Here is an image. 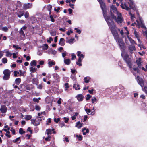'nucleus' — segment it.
<instances>
[{
  "instance_id": "nucleus-1",
  "label": "nucleus",
  "mask_w": 147,
  "mask_h": 147,
  "mask_svg": "<svg viewBox=\"0 0 147 147\" xmlns=\"http://www.w3.org/2000/svg\"><path fill=\"white\" fill-rule=\"evenodd\" d=\"M98 1L102 11L104 17L114 36V39L118 43L120 48L123 50H124L125 48V44L122 38L119 37L118 33L116 30V25L113 21L110 19V16H107L106 7L104 3L102 0Z\"/></svg>"
},
{
  "instance_id": "nucleus-2",
  "label": "nucleus",
  "mask_w": 147,
  "mask_h": 147,
  "mask_svg": "<svg viewBox=\"0 0 147 147\" xmlns=\"http://www.w3.org/2000/svg\"><path fill=\"white\" fill-rule=\"evenodd\" d=\"M121 56L123 60L130 68L132 67V59L127 53L121 54Z\"/></svg>"
},
{
  "instance_id": "nucleus-3",
  "label": "nucleus",
  "mask_w": 147,
  "mask_h": 147,
  "mask_svg": "<svg viewBox=\"0 0 147 147\" xmlns=\"http://www.w3.org/2000/svg\"><path fill=\"white\" fill-rule=\"evenodd\" d=\"M4 76L3 77V79L5 80H7L10 78L11 72L8 69H6L3 71Z\"/></svg>"
},
{
  "instance_id": "nucleus-4",
  "label": "nucleus",
  "mask_w": 147,
  "mask_h": 147,
  "mask_svg": "<svg viewBox=\"0 0 147 147\" xmlns=\"http://www.w3.org/2000/svg\"><path fill=\"white\" fill-rule=\"evenodd\" d=\"M121 13H120L119 15H118L117 18L116 17V18L115 19V20L117 23H121L122 22L123 20V18L121 17Z\"/></svg>"
},
{
  "instance_id": "nucleus-5",
  "label": "nucleus",
  "mask_w": 147,
  "mask_h": 147,
  "mask_svg": "<svg viewBox=\"0 0 147 147\" xmlns=\"http://www.w3.org/2000/svg\"><path fill=\"white\" fill-rule=\"evenodd\" d=\"M24 11L21 9H18L16 12V14L18 16L19 18H20L24 15Z\"/></svg>"
},
{
  "instance_id": "nucleus-6",
  "label": "nucleus",
  "mask_w": 147,
  "mask_h": 147,
  "mask_svg": "<svg viewBox=\"0 0 147 147\" xmlns=\"http://www.w3.org/2000/svg\"><path fill=\"white\" fill-rule=\"evenodd\" d=\"M76 98L79 101H82L83 100L84 97L82 94H78L76 96Z\"/></svg>"
},
{
  "instance_id": "nucleus-7",
  "label": "nucleus",
  "mask_w": 147,
  "mask_h": 147,
  "mask_svg": "<svg viewBox=\"0 0 147 147\" xmlns=\"http://www.w3.org/2000/svg\"><path fill=\"white\" fill-rule=\"evenodd\" d=\"M141 59L140 58H138L136 60V62L140 68L142 66V65L141 64Z\"/></svg>"
},
{
  "instance_id": "nucleus-8",
  "label": "nucleus",
  "mask_w": 147,
  "mask_h": 147,
  "mask_svg": "<svg viewBox=\"0 0 147 147\" xmlns=\"http://www.w3.org/2000/svg\"><path fill=\"white\" fill-rule=\"evenodd\" d=\"M31 7V5H30L29 3L24 4L23 5V9L24 10H26L30 8Z\"/></svg>"
},
{
  "instance_id": "nucleus-9",
  "label": "nucleus",
  "mask_w": 147,
  "mask_h": 147,
  "mask_svg": "<svg viewBox=\"0 0 147 147\" xmlns=\"http://www.w3.org/2000/svg\"><path fill=\"white\" fill-rule=\"evenodd\" d=\"M121 7L123 9H125L127 10H129L130 9L129 7L125 3L123 4L122 3L121 5Z\"/></svg>"
},
{
  "instance_id": "nucleus-10",
  "label": "nucleus",
  "mask_w": 147,
  "mask_h": 147,
  "mask_svg": "<svg viewBox=\"0 0 147 147\" xmlns=\"http://www.w3.org/2000/svg\"><path fill=\"white\" fill-rule=\"evenodd\" d=\"M140 24L139 23L138 21L137 20H136V21L138 24V25L139 26L140 25L141 27L142 28H146L144 25V24L143 23L141 19H140Z\"/></svg>"
},
{
  "instance_id": "nucleus-11",
  "label": "nucleus",
  "mask_w": 147,
  "mask_h": 147,
  "mask_svg": "<svg viewBox=\"0 0 147 147\" xmlns=\"http://www.w3.org/2000/svg\"><path fill=\"white\" fill-rule=\"evenodd\" d=\"M7 107L5 106H2L0 109V110L1 111V112L3 113H5L7 111Z\"/></svg>"
},
{
  "instance_id": "nucleus-12",
  "label": "nucleus",
  "mask_w": 147,
  "mask_h": 147,
  "mask_svg": "<svg viewBox=\"0 0 147 147\" xmlns=\"http://www.w3.org/2000/svg\"><path fill=\"white\" fill-rule=\"evenodd\" d=\"M38 80V78H33L32 80V81L33 84L37 85L39 83Z\"/></svg>"
},
{
  "instance_id": "nucleus-13",
  "label": "nucleus",
  "mask_w": 147,
  "mask_h": 147,
  "mask_svg": "<svg viewBox=\"0 0 147 147\" xmlns=\"http://www.w3.org/2000/svg\"><path fill=\"white\" fill-rule=\"evenodd\" d=\"M59 44L61 46H64L65 44L64 39L63 38H61L60 39Z\"/></svg>"
},
{
  "instance_id": "nucleus-14",
  "label": "nucleus",
  "mask_w": 147,
  "mask_h": 147,
  "mask_svg": "<svg viewBox=\"0 0 147 147\" xmlns=\"http://www.w3.org/2000/svg\"><path fill=\"white\" fill-rule=\"evenodd\" d=\"M128 3L129 5V6L131 9H133L135 6L132 0H129V2Z\"/></svg>"
},
{
  "instance_id": "nucleus-15",
  "label": "nucleus",
  "mask_w": 147,
  "mask_h": 147,
  "mask_svg": "<svg viewBox=\"0 0 147 147\" xmlns=\"http://www.w3.org/2000/svg\"><path fill=\"white\" fill-rule=\"evenodd\" d=\"M53 78L55 80L59 81V75L56 73H54L53 75Z\"/></svg>"
},
{
  "instance_id": "nucleus-16",
  "label": "nucleus",
  "mask_w": 147,
  "mask_h": 147,
  "mask_svg": "<svg viewBox=\"0 0 147 147\" xmlns=\"http://www.w3.org/2000/svg\"><path fill=\"white\" fill-rule=\"evenodd\" d=\"M83 123H81L80 121L77 122L76 124V126L78 128H80L83 126Z\"/></svg>"
},
{
  "instance_id": "nucleus-17",
  "label": "nucleus",
  "mask_w": 147,
  "mask_h": 147,
  "mask_svg": "<svg viewBox=\"0 0 147 147\" xmlns=\"http://www.w3.org/2000/svg\"><path fill=\"white\" fill-rule=\"evenodd\" d=\"M64 62L66 65H69L71 63V61L69 59H64Z\"/></svg>"
},
{
  "instance_id": "nucleus-18",
  "label": "nucleus",
  "mask_w": 147,
  "mask_h": 147,
  "mask_svg": "<svg viewBox=\"0 0 147 147\" xmlns=\"http://www.w3.org/2000/svg\"><path fill=\"white\" fill-rule=\"evenodd\" d=\"M21 141L20 138V137L17 138L16 139L13 140V142L14 143H15L18 144L20 143Z\"/></svg>"
},
{
  "instance_id": "nucleus-19",
  "label": "nucleus",
  "mask_w": 147,
  "mask_h": 147,
  "mask_svg": "<svg viewBox=\"0 0 147 147\" xmlns=\"http://www.w3.org/2000/svg\"><path fill=\"white\" fill-rule=\"evenodd\" d=\"M138 84H140L142 88L144 86V82L143 80L142 79H138Z\"/></svg>"
},
{
  "instance_id": "nucleus-20",
  "label": "nucleus",
  "mask_w": 147,
  "mask_h": 147,
  "mask_svg": "<svg viewBox=\"0 0 147 147\" xmlns=\"http://www.w3.org/2000/svg\"><path fill=\"white\" fill-rule=\"evenodd\" d=\"M21 79L20 78H17L15 80V84L17 85H19L21 82Z\"/></svg>"
},
{
  "instance_id": "nucleus-21",
  "label": "nucleus",
  "mask_w": 147,
  "mask_h": 147,
  "mask_svg": "<svg viewBox=\"0 0 147 147\" xmlns=\"http://www.w3.org/2000/svg\"><path fill=\"white\" fill-rule=\"evenodd\" d=\"M134 34L135 36L136 37L138 41H140V40L139 38L140 36H139V35L138 34V32H137V31L136 30L134 31Z\"/></svg>"
},
{
  "instance_id": "nucleus-22",
  "label": "nucleus",
  "mask_w": 147,
  "mask_h": 147,
  "mask_svg": "<svg viewBox=\"0 0 147 147\" xmlns=\"http://www.w3.org/2000/svg\"><path fill=\"white\" fill-rule=\"evenodd\" d=\"M73 88H75L76 90H79L80 89V85L78 84L77 85L76 84H74Z\"/></svg>"
},
{
  "instance_id": "nucleus-23",
  "label": "nucleus",
  "mask_w": 147,
  "mask_h": 147,
  "mask_svg": "<svg viewBox=\"0 0 147 147\" xmlns=\"http://www.w3.org/2000/svg\"><path fill=\"white\" fill-rule=\"evenodd\" d=\"M81 62L82 60L81 58L80 57H79L77 61L76 62V64L80 66H81L82 65V64L81 63Z\"/></svg>"
},
{
  "instance_id": "nucleus-24",
  "label": "nucleus",
  "mask_w": 147,
  "mask_h": 147,
  "mask_svg": "<svg viewBox=\"0 0 147 147\" xmlns=\"http://www.w3.org/2000/svg\"><path fill=\"white\" fill-rule=\"evenodd\" d=\"M77 55L78 57H80V58H83L84 57V55L83 54L81 53V52L80 51H78L77 52Z\"/></svg>"
},
{
  "instance_id": "nucleus-25",
  "label": "nucleus",
  "mask_w": 147,
  "mask_h": 147,
  "mask_svg": "<svg viewBox=\"0 0 147 147\" xmlns=\"http://www.w3.org/2000/svg\"><path fill=\"white\" fill-rule=\"evenodd\" d=\"M129 49L131 51H133L136 50V48L134 45H130L129 47Z\"/></svg>"
},
{
  "instance_id": "nucleus-26",
  "label": "nucleus",
  "mask_w": 147,
  "mask_h": 147,
  "mask_svg": "<svg viewBox=\"0 0 147 147\" xmlns=\"http://www.w3.org/2000/svg\"><path fill=\"white\" fill-rule=\"evenodd\" d=\"M82 131L83 132V134L84 135H85L86 133H88L89 132V130L88 129H86L85 128H83Z\"/></svg>"
},
{
  "instance_id": "nucleus-27",
  "label": "nucleus",
  "mask_w": 147,
  "mask_h": 147,
  "mask_svg": "<svg viewBox=\"0 0 147 147\" xmlns=\"http://www.w3.org/2000/svg\"><path fill=\"white\" fill-rule=\"evenodd\" d=\"M90 80V78L89 77H85L84 79V82L86 83H88L89 82Z\"/></svg>"
},
{
  "instance_id": "nucleus-28",
  "label": "nucleus",
  "mask_w": 147,
  "mask_h": 147,
  "mask_svg": "<svg viewBox=\"0 0 147 147\" xmlns=\"http://www.w3.org/2000/svg\"><path fill=\"white\" fill-rule=\"evenodd\" d=\"M42 49L43 50H47L48 48V46L47 44H44L42 46Z\"/></svg>"
},
{
  "instance_id": "nucleus-29",
  "label": "nucleus",
  "mask_w": 147,
  "mask_h": 147,
  "mask_svg": "<svg viewBox=\"0 0 147 147\" xmlns=\"http://www.w3.org/2000/svg\"><path fill=\"white\" fill-rule=\"evenodd\" d=\"M30 64L31 66H36V61L35 60H32Z\"/></svg>"
},
{
  "instance_id": "nucleus-30",
  "label": "nucleus",
  "mask_w": 147,
  "mask_h": 147,
  "mask_svg": "<svg viewBox=\"0 0 147 147\" xmlns=\"http://www.w3.org/2000/svg\"><path fill=\"white\" fill-rule=\"evenodd\" d=\"M46 134L49 135V134L51 135L52 134L51 129H49L46 130Z\"/></svg>"
},
{
  "instance_id": "nucleus-31",
  "label": "nucleus",
  "mask_w": 147,
  "mask_h": 147,
  "mask_svg": "<svg viewBox=\"0 0 147 147\" xmlns=\"http://www.w3.org/2000/svg\"><path fill=\"white\" fill-rule=\"evenodd\" d=\"M19 71L20 72V76H22L24 77L25 76V75L26 73V71H24L23 72H22V70H19Z\"/></svg>"
},
{
  "instance_id": "nucleus-32",
  "label": "nucleus",
  "mask_w": 147,
  "mask_h": 147,
  "mask_svg": "<svg viewBox=\"0 0 147 147\" xmlns=\"http://www.w3.org/2000/svg\"><path fill=\"white\" fill-rule=\"evenodd\" d=\"M30 32H31L32 33L34 34H36L35 32H34V27L30 26Z\"/></svg>"
},
{
  "instance_id": "nucleus-33",
  "label": "nucleus",
  "mask_w": 147,
  "mask_h": 147,
  "mask_svg": "<svg viewBox=\"0 0 147 147\" xmlns=\"http://www.w3.org/2000/svg\"><path fill=\"white\" fill-rule=\"evenodd\" d=\"M32 117L30 115H27L25 116V119L26 120H29L31 119Z\"/></svg>"
},
{
  "instance_id": "nucleus-34",
  "label": "nucleus",
  "mask_w": 147,
  "mask_h": 147,
  "mask_svg": "<svg viewBox=\"0 0 147 147\" xmlns=\"http://www.w3.org/2000/svg\"><path fill=\"white\" fill-rule=\"evenodd\" d=\"M30 71L32 73L35 72L37 70V69L35 68H33L32 67H31L30 68Z\"/></svg>"
},
{
  "instance_id": "nucleus-35",
  "label": "nucleus",
  "mask_w": 147,
  "mask_h": 147,
  "mask_svg": "<svg viewBox=\"0 0 147 147\" xmlns=\"http://www.w3.org/2000/svg\"><path fill=\"white\" fill-rule=\"evenodd\" d=\"M25 18L27 19L29 16V14L28 12L27 11H26L24 14Z\"/></svg>"
},
{
  "instance_id": "nucleus-36",
  "label": "nucleus",
  "mask_w": 147,
  "mask_h": 147,
  "mask_svg": "<svg viewBox=\"0 0 147 147\" xmlns=\"http://www.w3.org/2000/svg\"><path fill=\"white\" fill-rule=\"evenodd\" d=\"M52 8V6L51 5H49L48 6V11L49 12V14H51V9Z\"/></svg>"
},
{
  "instance_id": "nucleus-37",
  "label": "nucleus",
  "mask_w": 147,
  "mask_h": 147,
  "mask_svg": "<svg viewBox=\"0 0 147 147\" xmlns=\"http://www.w3.org/2000/svg\"><path fill=\"white\" fill-rule=\"evenodd\" d=\"M74 38H71L69 39L68 41H66V42L71 44L74 43Z\"/></svg>"
},
{
  "instance_id": "nucleus-38",
  "label": "nucleus",
  "mask_w": 147,
  "mask_h": 147,
  "mask_svg": "<svg viewBox=\"0 0 147 147\" xmlns=\"http://www.w3.org/2000/svg\"><path fill=\"white\" fill-rule=\"evenodd\" d=\"M16 7H20L22 6L21 3L20 1H18L16 4Z\"/></svg>"
},
{
  "instance_id": "nucleus-39",
  "label": "nucleus",
  "mask_w": 147,
  "mask_h": 147,
  "mask_svg": "<svg viewBox=\"0 0 147 147\" xmlns=\"http://www.w3.org/2000/svg\"><path fill=\"white\" fill-rule=\"evenodd\" d=\"M111 8L113 11V12H117V10L116 8L113 5H112L111 7Z\"/></svg>"
},
{
  "instance_id": "nucleus-40",
  "label": "nucleus",
  "mask_w": 147,
  "mask_h": 147,
  "mask_svg": "<svg viewBox=\"0 0 147 147\" xmlns=\"http://www.w3.org/2000/svg\"><path fill=\"white\" fill-rule=\"evenodd\" d=\"M2 63L4 64L6 63L7 62V59L6 58H3L2 59Z\"/></svg>"
},
{
  "instance_id": "nucleus-41",
  "label": "nucleus",
  "mask_w": 147,
  "mask_h": 147,
  "mask_svg": "<svg viewBox=\"0 0 147 147\" xmlns=\"http://www.w3.org/2000/svg\"><path fill=\"white\" fill-rule=\"evenodd\" d=\"M48 64L49 65V67H51L52 65H55V63L53 61H49L48 63Z\"/></svg>"
},
{
  "instance_id": "nucleus-42",
  "label": "nucleus",
  "mask_w": 147,
  "mask_h": 147,
  "mask_svg": "<svg viewBox=\"0 0 147 147\" xmlns=\"http://www.w3.org/2000/svg\"><path fill=\"white\" fill-rule=\"evenodd\" d=\"M36 119H31V124H33L34 126H38V124H35V122H36Z\"/></svg>"
},
{
  "instance_id": "nucleus-43",
  "label": "nucleus",
  "mask_w": 147,
  "mask_h": 147,
  "mask_svg": "<svg viewBox=\"0 0 147 147\" xmlns=\"http://www.w3.org/2000/svg\"><path fill=\"white\" fill-rule=\"evenodd\" d=\"M19 33L22 36L24 37L25 36V34L23 30L20 29L19 32Z\"/></svg>"
},
{
  "instance_id": "nucleus-44",
  "label": "nucleus",
  "mask_w": 147,
  "mask_h": 147,
  "mask_svg": "<svg viewBox=\"0 0 147 147\" xmlns=\"http://www.w3.org/2000/svg\"><path fill=\"white\" fill-rule=\"evenodd\" d=\"M51 137L50 135H48V136L45 138V140L47 141H49L51 140Z\"/></svg>"
},
{
  "instance_id": "nucleus-45",
  "label": "nucleus",
  "mask_w": 147,
  "mask_h": 147,
  "mask_svg": "<svg viewBox=\"0 0 147 147\" xmlns=\"http://www.w3.org/2000/svg\"><path fill=\"white\" fill-rule=\"evenodd\" d=\"M19 133L21 135L25 133L22 128H20L19 129Z\"/></svg>"
},
{
  "instance_id": "nucleus-46",
  "label": "nucleus",
  "mask_w": 147,
  "mask_h": 147,
  "mask_svg": "<svg viewBox=\"0 0 147 147\" xmlns=\"http://www.w3.org/2000/svg\"><path fill=\"white\" fill-rule=\"evenodd\" d=\"M51 35L52 36H55L56 34V32L55 31H53L50 32Z\"/></svg>"
},
{
  "instance_id": "nucleus-47",
  "label": "nucleus",
  "mask_w": 147,
  "mask_h": 147,
  "mask_svg": "<svg viewBox=\"0 0 147 147\" xmlns=\"http://www.w3.org/2000/svg\"><path fill=\"white\" fill-rule=\"evenodd\" d=\"M77 138H78V140L79 141H81L82 139V136L81 135H77L76 136Z\"/></svg>"
},
{
  "instance_id": "nucleus-48",
  "label": "nucleus",
  "mask_w": 147,
  "mask_h": 147,
  "mask_svg": "<svg viewBox=\"0 0 147 147\" xmlns=\"http://www.w3.org/2000/svg\"><path fill=\"white\" fill-rule=\"evenodd\" d=\"M85 111L87 112V114H88L89 115H91L90 114H89V113H90L91 112V110L90 109H88L87 108L85 109Z\"/></svg>"
},
{
  "instance_id": "nucleus-49",
  "label": "nucleus",
  "mask_w": 147,
  "mask_h": 147,
  "mask_svg": "<svg viewBox=\"0 0 147 147\" xmlns=\"http://www.w3.org/2000/svg\"><path fill=\"white\" fill-rule=\"evenodd\" d=\"M60 120V119L59 118H58L57 119L55 118L54 119V121L56 123H58V122Z\"/></svg>"
},
{
  "instance_id": "nucleus-50",
  "label": "nucleus",
  "mask_w": 147,
  "mask_h": 147,
  "mask_svg": "<svg viewBox=\"0 0 147 147\" xmlns=\"http://www.w3.org/2000/svg\"><path fill=\"white\" fill-rule=\"evenodd\" d=\"M43 85L42 84H40L37 86V88L39 89H41L42 88Z\"/></svg>"
},
{
  "instance_id": "nucleus-51",
  "label": "nucleus",
  "mask_w": 147,
  "mask_h": 147,
  "mask_svg": "<svg viewBox=\"0 0 147 147\" xmlns=\"http://www.w3.org/2000/svg\"><path fill=\"white\" fill-rule=\"evenodd\" d=\"M6 56L7 57H9V56H11L12 55L11 53H10L9 51H7L6 52Z\"/></svg>"
},
{
  "instance_id": "nucleus-52",
  "label": "nucleus",
  "mask_w": 147,
  "mask_h": 147,
  "mask_svg": "<svg viewBox=\"0 0 147 147\" xmlns=\"http://www.w3.org/2000/svg\"><path fill=\"white\" fill-rule=\"evenodd\" d=\"M65 125V124L62 121V122H60L59 123V126L61 127H63Z\"/></svg>"
},
{
  "instance_id": "nucleus-53",
  "label": "nucleus",
  "mask_w": 147,
  "mask_h": 147,
  "mask_svg": "<svg viewBox=\"0 0 147 147\" xmlns=\"http://www.w3.org/2000/svg\"><path fill=\"white\" fill-rule=\"evenodd\" d=\"M91 97V96L90 95V94H87V97L86 98V100H88L89 99H90V98Z\"/></svg>"
},
{
  "instance_id": "nucleus-54",
  "label": "nucleus",
  "mask_w": 147,
  "mask_h": 147,
  "mask_svg": "<svg viewBox=\"0 0 147 147\" xmlns=\"http://www.w3.org/2000/svg\"><path fill=\"white\" fill-rule=\"evenodd\" d=\"M111 16L112 17V18L113 19H114L115 20V19L116 18V16L114 15L113 13L112 12H111Z\"/></svg>"
},
{
  "instance_id": "nucleus-55",
  "label": "nucleus",
  "mask_w": 147,
  "mask_h": 147,
  "mask_svg": "<svg viewBox=\"0 0 147 147\" xmlns=\"http://www.w3.org/2000/svg\"><path fill=\"white\" fill-rule=\"evenodd\" d=\"M50 18L51 20V21L52 22H55V20L53 18V16L51 15L50 16Z\"/></svg>"
},
{
  "instance_id": "nucleus-56",
  "label": "nucleus",
  "mask_w": 147,
  "mask_h": 147,
  "mask_svg": "<svg viewBox=\"0 0 147 147\" xmlns=\"http://www.w3.org/2000/svg\"><path fill=\"white\" fill-rule=\"evenodd\" d=\"M2 30L5 32H6L8 30V28L7 27H5L2 28Z\"/></svg>"
},
{
  "instance_id": "nucleus-57",
  "label": "nucleus",
  "mask_w": 147,
  "mask_h": 147,
  "mask_svg": "<svg viewBox=\"0 0 147 147\" xmlns=\"http://www.w3.org/2000/svg\"><path fill=\"white\" fill-rule=\"evenodd\" d=\"M65 86L66 88V90L68 88H69V84L67 83H66L65 84Z\"/></svg>"
},
{
  "instance_id": "nucleus-58",
  "label": "nucleus",
  "mask_w": 147,
  "mask_h": 147,
  "mask_svg": "<svg viewBox=\"0 0 147 147\" xmlns=\"http://www.w3.org/2000/svg\"><path fill=\"white\" fill-rule=\"evenodd\" d=\"M75 30H76V32L78 33L79 34H80L81 33V31L80 30L78 29L77 28H75Z\"/></svg>"
},
{
  "instance_id": "nucleus-59",
  "label": "nucleus",
  "mask_w": 147,
  "mask_h": 147,
  "mask_svg": "<svg viewBox=\"0 0 147 147\" xmlns=\"http://www.w3.org/2000/svg\"><path fill=\"white\" fill-rule=\"evenodd\" d=\"M41 109L40 107L38 105H36L35 106V109L37 111H39Z\"/></svg>"
},
{
  "instance_id": "nucleus-60",
  "label": "nucleus",
  "mask_w": 147,
  "mask_h": 147,
  "mask_svg": "<svg viewBox=\"0 0 147 147\" xmlns=\"http://www.w3.org/2000/svg\"><path fill=\"white\" fill-rule=\"evenodd\" d=\"M63 119L64 120V122L65 123H67L69 120V119L68 118H67L66 117H64Z\"/></svg>"
},
{
  "instance_id": "nucleus-61",
  "label": "nucleus",
  "mask_w": 147,
  "mask_h": 147,
  "mask_svg": "<svg viewBox=\"0 0 147 147\" xmlns=\"http://www.w3.org/2000/svg\"><path fill=\"white\" fill-rule=\"evenodd\" d=\"M33 101L35 102L38 103L39 102V100L38 99L36 98H34L33 99Z\"/></svg>"
},
{
  "instance_id": "nucleus-62",
  "label": "nucleus",
  "mask_w": 147,
  "mask_h": 147,
  "mask_svg": "<svg viewBox=\"0 0 147 147\" xmlns=\"http://www.w3.org/2000/svg\"><path fill=\"white\" fill-rule=\"evenodd\" d=\"M14 76L15 77L17 76V74H19V72L17 71H14Z\"/></svg>"
},
{
  "instance_id": "nucleus-63",
  "label": "nucleus",
  "mask_w": 147,
  "mask_h": 147,
  "mask_svg": "<svg viewBox=\"0 0 147 147\" xmlns=\"http://www.w3.org/2000/svg\"><path fill=\"white\" fill-rule=\"evenodd\" d=\"M53 39L51 37H50L49 38V39L47 40V42L49 43H51V41H53Z\"/></svg>"
},
{
  "instance_id": "nucleus-64",
  "label": "nucleus",
  "mask_w": 147,
  "mask_h": 147,
  "mask_svg": "<svg viewBox=\"0 0 147 147\" xmlns=\"http://www.w3.org/2000/svg\"><path fill=\"white\" fill-rule=\"evenodd\" d=\"M30 85L27 86L26 87V89L29 90H31V88H30Z\"/></svg>"
}]
</instances>
